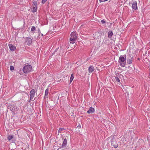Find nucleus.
<instances>
[{
  "label": "nucleus",
  "mask_w": 150,
  "mask_h": 150,
  "mask_svg": "<svg viewBox=\"0 0 150 150\" xmlns=\"http://www.w3.org/2000/svg\"><path fill=\"white\" fill-rule=\"evenodd\" d=\"M126 56L125 55V57L122 55L120 56L118 62L120 65L122 67H124L126 64Z\"/></svg>",
  "instance_id": "f257e3e1"
},
{
  "label": "nucleus",
  "mask_w": 150,
  "mask_h": 150,
  "mask_svg": "<svg viewBox=\"0 0 150 150\" xmlns=\"http://www.w3.org/2000/svg\"><path fill=\"white\" fill-rule=\"evenodd\" d=\"M32 70V67L30 65H27L24 66L23 69V72L27 74L30 72Z\"/></svg>",
  "instance_id": "f03ea898"
},
{
  "label": "nucleus",
  "mask_w": 150,
  "mask_h": 150,
  "mask_svg": "<svg viewBox=\"0 0 150 150\" xmlns=\"http://www.w3.org/2000/svg\"><path fill=\"white\" fill-rule=\"evenodd\" d=\"M35 91L34 89H32L30 91V100H32L35 96Z\"/></svg>",
  "instance_id": "7ed1b4c3"
},
{
  "label": "nucleus",
  "mask_w": 150,
  "mask_h": 150,
  "mask_svg": "<svg viewBox=\"0 0 150 150\" xmlns=\"http://www.w3.org/2000/svg\"><path fill=\"white\" fill-rule=\"evenodd\" d=\"M9 108L10 110L12 111L13 112L15 113L16 110V107L14 105H11L10 107Z\"/></svg>",
  "instance_id": "20e7f679"
},
{
  "label": "nucleus",
  "mask_w": 150,
  "mask_h": 150,
  "mask_svg": "<svg viewBox=\"0 0 150 150\" xmlns=\"http://www.w3.org/2000/svg\"><path fill=\"white\" fill-rule=\"evenodd\" d=\"M26 42L27 43V44L28 45L30 46L32 43V39L30 38H26Z\"/></svg>",
  "instance_id": "39448f33"
},
{
  "label": "nucleus",
  "mask_w": 150,
  "mask_h": 150,
  "mask_svg": "<svg viewBox=\"0 0 150 150\" xmlns=\"http://www.w3.org/2000/svg\"><path fill=\"white\" fill-rule=\"evenodd\" d=\"M132 8L134 10H136L137 8V4L136 1H134L132 5Z\"/></svg>",
  "instance_id": "423d86ee"
},
{
  "label": "nucleus",
  "mask_w": 150,
  "mask_h": 150,
  "mask_svg": "<svg viewBox=\"0 0 150 150\" xmlns=\"http://www.w3.org/2000/svg\"><path fill=\"white\" fill-rule=\"evenodd\" d=\"M95 112V110L94 108L92 107H90L89 110L87 112V113L88 114L92 113H94Z\"/></svg>",
  "instance_id": "0eeeda50"
},
{
  "label": "nucleus",
  "mask_w": 150,
  "mask_h": 150,
  "mask_svg": "<svg viewBox=\"0 0 150 150\" xmlns=\"http://www.w3.org/2000/svg\"><path fill=\"white\" fill-rule=\"evenodd\" d=\"M9 47L10 50L12 51H14L16 49V47L11 44H9L8 45Z\"/></svg>",
  "instance_id": "6e6552de"
},
{
  "label": "nucleus",
  "mask_w": 150,
  "mask_h": 150,
  "mask_svg": "<svg viewBox=\"0 0 150 150\" xmlns=\"http://www.w3.org/2000/svg\"><path fill=\"white\" fill-rule=\"evenodd\" d=\"M94 70V68L92 66H90L88 69V71L89 73H92Z\"/></svg>",
  "instance_id": "1a4fd4ad"
},
{
  "label": "nucleus",
  "mask_w": 150,
  "mask_h": 150,
  "mask_svg": "<svg viewBox=\"0 0 150 150\" xmlns=\"http://www.w3.org/2000/svg\"><path fill=\"white\" fill-rule=\"evenodd\" d=\"M71 38H73L74 39H76L77 37L75 33L74 32H72L71 34Z\"/></svg>",
  "instance_id": "9d476101"
},
{
  "label": "nucleus",
  "mask_w": 150,
  "mask_h": 150,
  "mask_svg": "<svg viewBox=\"0 0 150 150\" xmlns=\"http://www.w3.org/2000/svg\"><path fill=\"white\" fill-rule=\"evenodd\" d=\"M71 38H73L74 39H76L77 37L75 33L74 32H72L71 34Z\"/></svg>",
  "instance_id": "9b49d317"
},
{
  "label": "nucleus",
  "mask_w": 150,
  "mask_h": 150,
  "mask_svg": "<svg viewBox=\"0 0 150 150\" xmlns=\"http://www.w3.org/2000/svg\"><path fill=\"white\" fill-rule=\"evenodd\" d=\"M67 140L65 138L64 139V140L62 144V147L63 148L66 147L67 144Z\"/></svg>",
  "instance_id": "f8f14e48"
},
{
  "label": "nucleus",
  "mask_w": 150,
  "mask_h": 150,
  "mask_svg": "<svg viewBox=\"0 0 150 150\" xmlns=\"http://www.w3.org/2000/svg\"><path fill=\"white\" fill-rule=\"evenodd\" d=\"M76 39H74L73 38L70 37V42L71 43L74 44L75 43Z\"/></svg>",
  "instance_id": "ddd939ff"
},
{
  "label": "nucleus",
  "mask_w": 150,
  "mask_h": 150,
  "mask_svg": "<svg viewBox=\"0 0 150 150\" xmlns=\"http://www.w3.org/2000/svg\"><path fill=\"white\" fill-rule=\"evenodd\" d=\"M113 35V33L112 31H110L108 32V37L109 38H111Z\"/></svg>",
  "instance_id": "4468645a"
},
{
  "label": "nucleus",
  "mask_w": 150,
  "mask_h": 150,
  "mask_svg": "<svg viewBox=\"0 0 150 150\" xmlns=\"http://www.w3.org/2000/svg\"><path fill=\"white\" fill-rule=\"evenodd\" d=\"M37 7L35 6L33 7V8L32 9V11L33 13L37 11Z\"/></svg>",
  "instance_id": "2eb2a0df"
},
{
  "label": "nucleus",
  "mask_w": 150,
  "mask_h": 150,
  "mask_svg": "<svg viewBox=\"0 0 150 150\" xmlns=\"http://www.w3.org/2000/svg\"><path fill=\"white\" fill-rule=\"evenodd\" d=\"M132 57H131L130 59H128L127 60V63L128 64H131L132 63Z\"/></svg>",
  "instance_id": "dca6fc26"
},
{
  "label": "nucleus",
  "mask_w": 150,
  "mask_h": 150,
  "mask_svg": "<svg viewBox=\"0 0 150 150\" xmlns=\"http://www.w3.org/2000/svg\"><path fill=\"white\" fill-rule=\"evenodd\" d=\"M74 77L73 76V74H72L70 78V83L73 81L74 79Z\"/></svg>",
  "instance_id": "f3484780"
},
{
  "label": "nucleus",
  "mask_w": 150,
  "mask_h": 150,
  "mask_svg": "<svg viewBox=\"0 0 150 150\" xmlns=\"http://www.w3.org/2000/svg\"><path fill=\"white\" fill-rule=\"evenodd\" d=\"M48 92H49V89L48 88H47L46 89V90L45 91V96H47L48 95Z\"/></svg>",
  "instance_id": "a211bd4d"
},
{
  "label": "nucleus",
  "mask_w": 150,
  "mask_h": 150,
  "mask_svg": "<svg viewBox=\"0 0 150 150\" xmlns=\"http://www.w3.org/2000/svg\"><path fill=\"white\" fill-rule=\"evenodd\" d=\"M13 138V136L12 135L9 136L8 137V140H10Z\"/></svg>",
  "instance_id": "6ab92c4d"
},
{
  "label": "nucleus",
  "mask_w": 150,
  "mask_h": 150,
  "mask_svg": "<svg viewBox=\"0 0 150 150\" xmlns=\"http://www.w3.org/2000/svg\"><path fill=\"white\" fill-rule=\"evenodd\" d=\"M114 142H111V144L113 146H114V147L115 148H117L118 146V145L117 144H116V145H114Z\"/></svg>",
  "instance_id": "aec40b11"
},
{
  "label": "nucleus",
  "mask_w": 150,
  "mask_h": 150,
  "mask_svg": "<svg viewBox=\"0 0 150 150\" xmlns=\"http://www.w3.org/2000/svg\"><path fill=\"white\" fill-rule=\"evenodd\" d=\"M33 5L37 7L38 6V4L37 1H34L33 2Z\"/></svg>",
  "instance_id": "412c9836"
},
{
  "label": "nucleus",
  "mask_w": 150,
  "mask_h": 150,
  "mask_svg": "<svg viewBox=\"0 0 150 150\" xmlns=\"http://www.w3.org/2000/svg\"><path fill=\"white\" fill-rule=\"evenodd\" d=\"M64 129V128H59L58 131V133H61V132Z\"/></svg>",
  "instance_id": "4be33fe9"
},
{
  "label": "nucleus",
  "mask_w": 150,
  "mask_h": 150,
  "mask_svg": "<svg viewBox=\"0 0 150 150\" xmlns=\"http://www.w3.org/2000/svg\"><path fill=\"white\" fill-rule=\"evenodd\" d=\"M35 30V28L34 26H33L31 28V31H34Z\"/></svg>",
  "instance_id": "5701e85b"
},
{
  "label": "nucleus",
  "mask_w": 150,
  "mask_h": 150,
  "mask_svg": "<svg viewBox=\"0 0 150 150\" xmlns=\"http://www.w3.org/2000/svg\"><path fill=\"white\" fill-rule=\"evenodd\" d=\"M10 69L11 71L13 70L14 69V67L13 66L11 65L10 66Z\"/></svg>",
  "instance_id": "b1692460"
},
{
  "label": "nucleus",
  "mask_w": 150,
  "mask_h": 150,
  "mask_svg": "<svg viewBox=\"0 0 150 150\" xmlns=\"http://www.w3.org/2000/svg\"><path fill=\"white\" fill-rule=\"evenodd\" d=\"M115 79H116V81L117 82H120V80L119 79V78L118 77H116Z\"/></svg>",
  "instance_id": "393cba45"
},
{
  "label": "nucleus",
  "mask_w": 150,
  "mask_h": 150,
  "mask_svg": "<svg viewBox=\"0 0 150 150\" xmlns=\"http://www.w3.org/2000/svg\"><path fill=\"white\" fill-rule=\"evenodd\" d=\"M108 0H99L100 2H103L108 1Z\"/></svg>",
  "instance_id": "a878e982"
},
{
  "label": "nucleus",
  "mask_w": 150,
  "mask_h": 150,
  "mask_svg": "<svg viewBox=\"0 0 150 150\" xmlns=\"http://www.w3.org/2000/svg\"><path fill=\"white\" fill-rule=\"evenodd\" d=\"M18 73L20 74L21 75H22L23 74L21 70H19L18 72Z\"/></svg>",
  "instance_id": "bb28decb"
},
{
  "label": "nucleus",
  "mask_w": 150,
  "mask_h": 150,
  "mask_svg": "<svg viewBox=\"0 0 150 150\" xmlns=\"http://www.w3.org/2000/svg\"><path fill=\"white\" fill-rule=\"evenodd\" d=\"M47 0H42V4H44L47 1Z\"/></svg>",
  "instance_id": "cd10ccee"
},
{
  "label": "nucleus",
  "mask_w": 150,
  "mask_h": 150,
  "mask_svg": "<svg viewBox=\"0 0 150 150\" xmlns=\"http://www.w3.org/2000/svg\"><path fill=\"white\" fill-rule=\"evenodd\" d=\"M101 22L103 24L105 23V21L104 20H102Z\"/></svg>",
  "instance_id": "c85d7f7f"
},
{
  "label": "nucleus",
  "mask_w": 150,
  "mask_h": 150,
  "mask_svg": "<svg viewBox=\"0 0 150 150\" xmlns=\"http://www.w3.org/2000/svg\"><path fill=\"white\" fill-rule=\"evenodd\" d=\"M59 48V47H58V48H57L54 51V52L57 51V50H58V49Z\"/></svg>",
  "instance_id": "c756f323"
},
{
  "label": "nucleus",
  "mask_w": 150,
  "mask_h": 150,
  "mask_svg": "<svg viewBox=\"0 0 150 150\" xmlns=\"http://www.w3.org/2000/svg\"><path fill=\"white\" fill-rule=\"evenodd\" d=\"M79 0V1H83V0Z\"/></svg>",
  "instance_id": "7c9ffc66"
},
{
  "label": "nucleus",
  "mask_w": 150,
  "mask_h": 150,
  "mask_svg": "<svg viewBox=\"0 0 150 150\" xmlns=\"http://www.w3.org/2000/svg\"><path fill=\"white\" fill-rule=\"evenodd\" d=\"M38 31H39V32H40V30L39 29Z\"/></svg>",
  "instance_id": "2f4dec72"
},
{
  "label": "nucleus",
  "mask_w": 150,
  "mask_h": 150,
  "mask_svg": "<svg viewBox=\"0 0 150 150\" xmlns=\"http://www.w3.org/2000/svg\"><path fill=\"white\" fill-rule=\"evenodd\" d=\"M41 35L42 36H43V34H41Z\"/></svg>",
  "instance_id": "473e14b6"
}]
</instances>
